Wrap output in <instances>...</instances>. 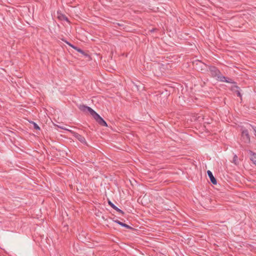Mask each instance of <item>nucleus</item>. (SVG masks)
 <instances>
[{
	"label": "nucleus",
	"mask_w": 256,
	"mask_h": 256,
	"mask_svg": "<svg viewBox=\"0 0 256 256\" xmlns=\"http://www.w3.org/2000/svg\"><path fill=\"white\" fill-rule=\"evenodd\" d=\"M114 221L115 222H116V224H120V222H120V220H114Z\"/></svg>",
	"instance_id": "obj_19"
},
{
	"label": "nucleus",
	"mask_w": 256,
	"mask_h": 256,
	"mask_svg": "<svg viewBox=\"0 0 256 256\" xmlns=\"http://www.w3.org/2000/svg\"><path fill=\"white\" fill-rule=\"evenodd\" d=\"M108 204L112 208L116 207V206L110 200H108Z\"/></svg>",
	"instance_id": "obj_16"
},
{
	"label": "nucleus",
	"mask_w": 256,
	"mask_h": 256,
	"mask_svg": "<svg viewBox=\"0 0 256 256\" xmlns=\"http://www.w3.org/2000/svg\"><path fill=\"white\" fill-rule=\"evenodd\" d=\"M64 42H65L66 44H67L70 46H71L74 49L76 50L77 52H80V54H82L84 56H86V58H87V57L88 58H90V56H89V54H88L86 53L85 52H84L82 50L80 49V48H78L77 46H74L73 44H71L69 42H68L67 41H64Z\"/></svg>",
	"instance_id": "obj_7"
},
{
	"label": "nucleus",
	"mask_w": 256,
	"mask_h": 256,
	"mask_svg": "<svg viewBox=\"0 0 256 256\" xmlns=\"http://www.w3.org/2000/svg\"><path fill=\"white\" fill-rule=\"evenodd\" d=\"M250 160L252 162L253 164L256 166V154L251 150H249Z\"/></svg>",
	"instance_id": "obj_12"
},
{
	"label": "nucleus",
	"mask_w": 256,
	"mask_h": 256,
	"mask_svg": "<svg viewBox=\"0 0 256 256\" xmlns=\"http://www.w3.org/2000/svg\"><path fill=\"white\" fill-rule=\"evenodd\" d=\"M240 87L236 85H234L232 86V90L234 91L236 94L238 96L242 97V94L240 91Z\"/></svg>",
	"instance_id": "obj_11"
},
{
	"label": "nucleus",
	"mask_w": 256,
	"mask_h": 256,
	"mask_svg": "<svg viewBox=\"0 0 256 256\" xmlns=\"http://www.w3.org/2000/svg\"><path fill=\"white\" fill-rule=\"evenodd\" d=\"M193 65L196 69L198 70L201 71L202 72L204 73L207 72L208 65L206 64L201 60H196L193 62Z\"/></svg>",
	"instance_id": "obj_1"
},
{
	"label": "nucleus",
	"mask_w": 256,
	"mask_h": 256,
	"mask_svg": "<svg viewBox=\"0 0 256 256\" xmlns=\"http://www.w3.org/2000/svg\"><path fill=\"white\" fill-rule=\"evenodd\" d=\"M250 126L253 129L254 132V134L255 136H256V126H252V124H250Z\"/></svg>",
	"instance_id": "obj_17"
},
{
	"label": "nucleus",
	"mask_w": 256,
	"mask_h": 256,
	"mask_svg": "<svg viewBox=\"0 0 256 256\" xmlns=\"http://www.w3.org/2000/svg\"><path fill=\"white\" fill-rule=\"evenodd\" d=\"M207 174H208V177H209V178L210 179V182L213 184H214V185L216 184H217L216 180L214 177V176H213L212 173V172H210V170H208L207 171Z\"/></svg>",
	"instance_id": "obj_9"
},
{
	"label": "nucleus",
	"mask_w": 256,
	"mask_h": 256,
	"mask_svg": "<svg viewBox=\"0 0 256 256\" xmlns=\"http://www.w3.org/2000/svg\"><path fill=\"white\" fill-rule=\"evenodd\" d=\"M114 210H115L116 212H118L122 214H124V212L120 210V208H118L117 206H116V207L114 208Z\"/></svg>",
	"instance_id": "obj_15"
},
{
	"label": "nucleus",
	"mask_w": 256,
	"mask_h": 256,
	"mask_svg": "<svg viewBox=\"0 0 256 256\" xmlns=\"http://www.w3.org/2000/svg\"><path fill=\"white\" fill-rule=\"evenodd\" d=\"M220 82H226L227 83H230V84H236L235 82H234L233 80H232L230 78H227L224 76H222L221 77H220V80H219Z\"/></svg>",
	"instance_id": "obj_10"
},
{
	"label": "nucleus",
	"mask_w": 256,
	"mask_h": 256,
	"mask_svg": "<svg viewBox=\"0 0 256 256\" xmlns=\"http://www.w3.org/2000/svg\"><path fill=\"white\" fill-rule=\"evenodd\" d=\"M232 162L234 163L236 165L238 164V156L236 154H235L234 156Z\"/></svg>",
	"instance_id": "obj_13"
},
{
	"label": "nucleus",
	"mask_w": 256,
	"mask_h": 256,
	"mask_svg": "<svg viewBox=\"0 0 256 256\" xmlns=\"http://www.w3.org/2000/svg\"><path fill=\"white\" fill-rule=\"evenodd\" d=\"M116 24L120 26H124V25L123 24H122L116 23Z\"/></svg>",
	"instance_id": "obj_20"
},
{
	"label": "nucleus",
	"mask_w": 256,
	"mask_h": 256,
	"mask_svg": "<svg viewBox=\"0 0 256 256\" xmlns=\"http://www.w3.org/2000/svg\"><path fill=\"white\" fill-rule=\"evenodd\" d=\"M156 30V29H155V28H152L150 31V32H154Z\"/></svg>",
	"instance_id": "obj_21"
},
{
	"label": "nucleus",
	"mask_w": 256,
	"mask_h": 256,
	"mask_svg": "<svg viewBox=\"0 0 256 256\" xmlns=\"http://www.w3.org/2000/svg\"><path fill=\"white\" fill-rule=\"evenodd\" d=\"M208 70L210 72L212 77L217 78L218 80H220V77L222 75L220 70L215 66H208Z\"/></svg>",
	"instance_id": "obj_2"
},
{
	"label": "nucleus",
	"mask_w": 256,
	"mask_h": 256,
	"mask_svg": "<svg viewBox=\"0 0 256 256\" xmlns=\"http://www.w3.org/2000/svg\"><path fill=\"white\" fill-rule=\"evenodd\" d=\"M94 118L100 126H108V124H107L106 122L98 114H97L95 116Z\"/></svg>",
	"instance_id": "obj_8"
},
{
	"label": "nucleus",
	"mask_w": 256,
	"mask_h": 256,
	"mask_svg": "<svg viewBox=\"0 0 256 256\" xmlns=\"http://www.w3.org/2000/svg\"><path fill=\"white\" fill-rule=\"evenodd\" d=\"M124 223H123L122 222H120V225L123 226L124 227Z\"/></svg>",
	"instance_id": "obj_22"
},
{
	"label": "nucleus",
	"mask_w": 256,
	"mask_h": 256,
	"mask_svg": "<svg viewBox=\"0 0 256 256\" xmlns=\"http://www.w3.org/2000/svg\"><path fill=\"white\" fill-rule=\"evenodd\" d=\"M124 228H126L128 229H130V230L133 229V228L132 227H131L130 226L128 225V224H124Z\"/></svg>",
	"instance_id": "obj_18"
},
{
	"label": "nucleus",
	"mask_w": 256,
	"mask_h": 256,
	"mask_svg": "<svg viewBox=\"0 0 256 256\" xmlns=\"http://www.w3.org/2000/svg\"><path fill=\"white\" fill-rule=\"evenodd\" d=\"M31 123L33 124L34 126V128L36 130H40V126L34 122H32Z\"/></svg>",
	"instance_id": "obj_14"
},
{
	"label": "nucleus",
	"mask_w": 256,
	"mask_h": 256,
	"mask_svg": "<svg viewBox=\"0 0 256 256\" xmlns=\"http://www.w3.org/2000/svg\"><path fill=\"white\" fill-rule=\"evenodd\" d=\"M242 136L245 142L249 143L250 142V136L248 130L244 129L242 130Z\"/></svg>",
	"instance_id": "obj_6"
},
{
	"label": "nucleus",
	"mask_w": 256,
	"mask_h": 256,
	"mask_svg": "<svg viewBox=\"0 0 256 256\" xmlns=\"http://www.w3.org/2000/svg\"><path fill=\"white\" fill-rule=\"evenodd\" d=\"M64 18H65V19H66V20H68V18H66V16H64Z\"/></svg>",
	"instance_id": "obj_23"
},
{
	"label": "nucleus",
	"mask_w": 256,
	"mask_h": 256,
	"mask_svg": "<svg viewBox=\"0 0 256 256\" xmlns=\"http://www.w3.org/2000/svg\"><path fill=\"white\" fill-rule=\"evenodd\" d=\"M72 133L73 136L74 138H76L80 142H82V144L86 146H88L85 138L83 136L76 132H72Z\"/></svg>",
	"instance_id": "obj_5"
},
{
	"label": "nucleus",
	"mask_w": 256,
	"mask_h": 256,
	"mask_svg": "<svg viewBox=\"0 0 256 256\" xmlns=\"http://www.w3.org/2000/svg\"><path fill=\"white\" fill-rule=\"evenodd\" d=\"M78 108L84 112L87 113L88 112L94 118L97 114V113L91 108L84 104H80L78 106Z\"/></svg>",
	"instance_id": "obj_3"
},
{
	"label": "nucleus",
	"mask_w": 256,
	"mask_h": 256,
	"mask_svg": "<svg viewBox=\"0 0 256 256\" xmlns=\"http://www.w3.org/2000/svg\"><path fill=\"white\" fill-rule=\"evenodd\" d=\"M78 108L84 112L87 113L88 112L94 118L97 114V113L91 108L84 104H80L78 106Z\"/></svg>",
	"instance_id": "obj_4"
}]
</instances>
